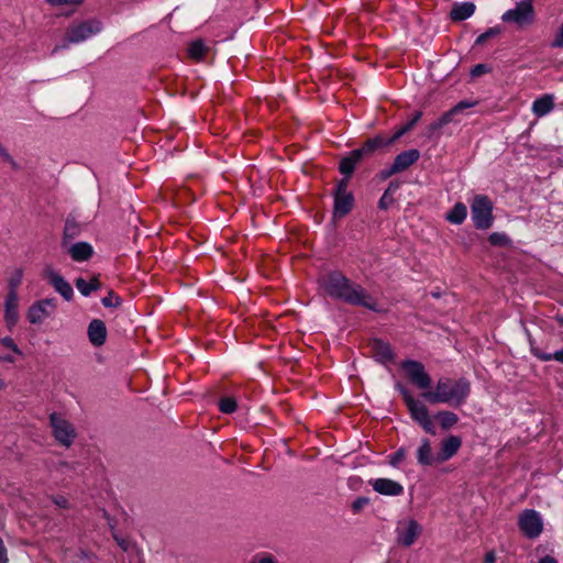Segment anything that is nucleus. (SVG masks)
I'll return each mask as SVG.
<instances>
[{
    "label": "nucleus",
    "mask_w": 563,
    "mask_h": 563,
    "mask_svg": "<svg viewBox=\"0 0 563 563\" xmlns=\"http://www.w3.org/2000/svg\"><path fill=\"white\" fill-rule=\"evenodd\" d=\"M319 284L324 292L333 299L352 306L364 307L372 311L377 310L373 297L360 284L352 282L340 271L324 274L319 279Z\"/></svg>",
    "instance_id": "1"
},
{
    "label": "nucleus",
    "mask_w": 563,
    "mask_h": 563,
    "mask_svg": "<svg viewBox=\"0 0 563 563\" xmlns=\"http://www.w3.org/2000/svg\"><path fill=\"white\" fill-rule=\"evenodd\" d=\"M471 390V382L465 377L457 379L441 377L434 390L422 391L421 396L430 404H446L460 408L468 399Z\"/></svg>",
    "instance_id": "2"
},
{
    "label": "nucleus",
    "mask_w": 563,
    "mask_h": 563,
    "mask_svg": "<svg viewBox=\"0 0 563 563\" xmlns=\"http://www.w3.org/2000/svg\"><path fill=\"white\" fill-rule=\"evenodd\" d=\"M396 389L402 396L404 402L407 406L412 420H415L427 433L435 435L437 431L428 407L422 401L413 398L404 385L399 383L396 384Z\"/></svg>",
    "instance_id": "3"
},
{
    "label": "nucleus",
    "mask_w": 563,
    "mask_h": 563,
    "mask_svg": "<svg viewBox=\"0 0 563 563\" xmlns=\"http://www.w3.org/2000/svg\"><path fill=\"white\" fill-rule=\"evenodd\" d=\"M471 214L476 229H489L494 220L492 200L485 195H476L471 205Z\"/></svg>",
    "instance_id": "4"
},
{
    "label": "nucleus",
    "mask_w": 563,
    "mask_h": 563,
    "mask_svg": "<svg viewBox=\"0 0 563 563\" xmlns=\"http://www.w3.org/2000/svg\"><path fill=\"white\" fill-rule=\"evenodd\" d=\"M102 30V24L98 20H87L71 23L65 34V41L68 44H77L90 38Z\"/></svg>",
    "instance_id": "5"
},
{
    "label": "nucleus",
    "mask_w": 563,
    "mask_h": 563,
    "mask_svg": "<svg viewBox=\"0 0 563 563\" xmlns=\"http://www.w3.org/2000/svg\"><path fill=\"white\" fill-rule=\"evenodd\" d=\"M518 527L528 539H537L543 532V519L534 509H525L518 517Z\"/></svg>",
    "instance_id": "6"
},
{
    "label": "nucleus",
    "mask_w": 563,
    "mask_h": 563,
    "mask_svg": "<svg viewBox=\"0 0 563 563\" xmlns=\"http://www.w3.org/2000/svg\"><path fill=\"white\" fill-rule=\"evenodd\" d=\"M49 423L53 429L55 440L59 444L69 448L76 438V430L74 426L56 412L51 413Z\"/></svg>",
    "instance_id": "7"
},
{
    "label": "nucleus",
    "mask_w": 563,
    "mask_h": 563,
    "mask_svg": "<svg viewBox=\"0 0 563 563\" xmlns=\"http://www.w3.org/2000/svg\"><path fill=\"white\" fill-rule=\"evenodd\" d=\"M501 20L516 23L519 27L531 24L534 21L532 0H521L514 9L507 10Z\"/></svg>",
    "instance_id": "8"
},
{
    "label": "nucleus",
    "mask_w": 563,
    "mask_h": 563,
    "mask_svg": "<svg viewBox=\"0 0 563 563\" xmlns=\"http://www.w3.org/2000/svg\"><path fill=\"white\" fill-rule=\"evenodd\" d=\"M401 368L405 371L407 377L415 386H417L419 389H422L423 391L429 390L432 379L421 362L406 360L401 363Z\"/></svg>",
    "instance_id": "9"
},
{
    "label": "nucleus",
    "mask_w": 563,
    "mask_h": 563,
    "mask_svg": "<svg viewBox=\"0 0 563 563\" xmlns=\"http://www.w3.org/2000/svg\"><path fill=\"white\" fill-rule=\"evenodd\" d=\"M354 197L347 190V179L338 183L334 194L333 216L336 218L345 217L353 208Z\"/></svg>",
    "instance_id": "10"
},
{
    "label": "nucleus",
    "mask_w": 563,
    "mask_h": 563,
    "mask_svg": "<svg viewBox=\"0 0 563 563\" xmlns=\"http://www.w3.org/2000/svg\"><path fill=\"white\" fill-rule=\"evenodd\" d=\"M56 309V299L46 298L35 301L27 311V320L32 324H40Z\"/></svg>",
    "instance_id": "11"
},
{
    "label": "nucleus",
    "mask_w": 563,
    "mask_h": 563,
    "mask_svg": "<svg viewBox=\"0 0 563 563\" xmlns=\"http://www.w3.org/2000/svg\"><path fill=\"white\" fill-rule=\"evenodd\" d=\"M422 532L421 525L411 519L400 523L397 528V542L406 548L411 547Z\"/></svg>",
    "instance_id": "12"
},
{
    "label": "nucleus",
    "mask_w": 563,
    "mask_h": 563,
    "mask_svg": "<svg viewBox=\"0 0 563 563\" xmlns=\"http://www.w3.org/2000/svg\"><path fill=\"white\" fill-rule=\"evenodd\" d=\"M45 277L47 278L48 283L54 287V289L60 294V296L69 301L73 296V287L70 284L56 271H54L51 267H47L44 272Z\"/></svg>",
    "instance_id": "13"
},
{
    "label": "nucleus",
    "mask_w": 563,
    "mask_h": 563,
    "mask_svg": "<svg viewBox=\"0 0 563 563\" xmlns=\"http://www.w3.org/2000/svg\"><path fill=\"white\" fill-rule=\"evenodd\" d=\"M462 446V439L457 435H450L441 442L440 450L435 455L437 463H443L452 459Z\"/></svg>",
    "instance_id": "14"
},
{
    "label": "nucleus",
    "mask_w": 563,
    "mask_h": 563,
    "mask_svg": "<svg viewBox=\"0 0 563 563\" xmlns=\"http://www.w3.org/2000/svg\"><path fill=\"white\" fill-rule=\"evenodd\" d=\"M371 353L382 364L390 363L395 360V354L389 343L380 340L373 339L368 343Z\"/></svg>",
    "instance_id": "15"
},
{
    "label": "nucleus",
    "mask_w": 563,
    "mask_h": 563,
    "mask_svg": "<svg viewBox=\"0 0 563 563\" xmlns=\"http://www.w3.org/2000/svg\"><path fill=\"white\" fill-rule=\"evenodd\" d=\"M369 484L376 493L384 496H399L404 493V486L390 478H376Z\"/></svg>",
    "instance_id": "16"
},
{
    "label": "nucleus",
    "mask_w": 563,
    "mask_h": 563,
    "mask_svg": "<svg viewBox=\"0 0 563 563\" xmlns=\"http://www.w3.org/2000/svg\"><path fill=\"white\" fill-rule=\"evenodd\" d=\"M396 141L397 140H394V134L389 137H385V136L378 134L372 139L366 140L364 142V144L358 148L365 157H368L372 154H374L376 151H378L383 147L389 146V145L394 144Z\"/></svg>",
    "instance_id": "17"
},
{
    "label": "nucleus",
    "mask_w": 563,
    "mask_h": 563,
    "mask_svg": "<svg viewBox=\"0 0 563 563\" xmlns=\"http://www.w3.org/2000/svg\"><path fill=\"white\" fill-rule=\"evenodd\" d=\"M18 294L14 289H10L7 299H5V311H4V319L7 322L8 328L12 329L18 320H19V312H18Z\"/></svg>",
    "instance_id": "18"
},
{
    "label": "nucleus",
    "mask_w": 563,
    "mask_h": 563,
    "mask_svg": "<svg viewBox=\"0 0 563 563\" xmlns=\"http://www.w3.org/2000/svg\"><path fill=\"white\" fill-rule=\"evenodd\" d=\"M365 156L360 151V148H355L349 153L347 156L343 157L339 164V170L342 175L345 176L344 179H347L353 174L356 165L363 159Z\"/></svg>",
    "instance_id": "19"
},
{
    "label": "nucleus",
    "mask_w": 563,
    "mask_h": 563,
    "mask_svg": "<svg viewBox=\"0 0 563 563\" xmlns=\"http://www.w3.org/2000/svg\"><path fill=\"white\" fill-rule=\"evenodd\" d=\"M420 158V152L416 148L399 153L394 159V172L402 173L407 170Z\"/></svg>",
    "instance_id": "20"
},
{
    "label": "nucleus",
    "mask_w": 563,
    "mask_h": 563,
    "mask_svg": "<svg viewBox=\"0 0 563 563\" xmlns=\"http://www.w3.org/2000/svg\"><path fill=\"white\" fill-rule=\"evenodd\" d=\"M88 338L95 346H101L107 339V328L103 321L95 319L89 323Z\"/></svg>",
    "instance_id": "21"
},
{
    "label": "nucleus",
    "mask_w": 563,
    "mask_h": 563,
    "mask_svg": "<svg viewBox=\"0 0 563 563\" xmlns=\"http://www.w3.org/2000/svg\"><path fill=\"white\" fill-rule=\"evenodd\" d=\"M68 253L74 261L85 262L93 255V249L87 242H77L70 245Z\"/></svg>",
    "instance_id": "22"
},
{
    "label": "nucleus",
    "mask_w": 563,
    "mask_h": 563,
    "mask_svg": "<svg viewBox=\"0 0 563 563\" xmlns=\"http://www.w3.org/2000/svg\"><path fill=\"white\" fill-rule=\"evenodd\" d=\"M554 108V100L551 95H544L541 98H538L532 103V112L537 117H544L549 112H551Z\"/></svg>",
    "instance_id": "23"
},
{
    "label": "nucleus",
    "mask_w": 563,
    "mask_h": 563,
    "mask_svg": "<svg viewBox=\"0 0 563 563\" xmlns=\"http://www.w3.org/2000/svg\"><path fill=\"white\" fill-rule=\"evenodd\" d=\"M475 11V5L472 2H463L455 4L450 13L453 21H464L472 16Z\"/></svg>",
    "instance_id": "24"
},
{
    "label": "nucleus",
    "mask_w": 563,
    "mask_h": 563,
    "mask_svg": "<svg viewBox=\"0 0 563 563\" xmlns=\"http://www.w3.org/2000/svg\"><path fill=\"white\" fill-rule=\"evenodd\" d=\"M417 460L420 465H432L435 462V455L432 454L430 441L422 439L420 446L417 450Z\"/></svg>",
    "instance_id": "25"
},
{
    "label": "nucleus",
    "mask_w": 563,
    "mask_h": 563,
    "mask_svg": "<svg viewBox=\"0 0 563 563\" xmlns=\"http://www.w3.org/2000/svg\"><path fill=\"white\" fill-rule=\"evenodd\" d=\"M75 286L82 296L88 297L92 291L101 288V283L97 276H93L89 282L79 277L76 279Z\"/></svg>",
    "instance_id": "26"
},
{
    "label": "nucleus",
    "mask_w": 563,
    "mask_h": 563,
    "mask_svg": "<svg viewBox=\"0 0 563 563\" xmlns=\"http://www.w3.org/2000/svg\"><path fill=\"white\" fill-rule=\"evenodd\" d=\"M467 216V208L463 202H456L446 214V220L454 224H461Z\"/></svg>",
    "instance_id": "27"
},
{
    "label": "nucleus",
    "mask_w": 563,
    "mask_h": 563,
    "mask_svg": "<svg viewBox=\"0 0 563 563\" xmlns=\"http://www.w3.org/2000/svg\"><path fill=\"white\" fill-rule=\"evenodd\" d=\"M442 429L448 430L459 422V416L449 410L439 411L435 416Z\"/></svg>",
    "instance_id": "28"
},
{
    "label": "nucleus",
    "mask_w": 563,
    "mask_h": 563,
    "mask_svg": "<svg viewBox=\"0 0 563 563\" xmlns=\"http://www.w3.org/2000/svg\"><path fill=\"white\" fill-rule=\"evenodd\" d=\"M457 113L453 108H451L449 111L444 112L438 120L432 122L429 125V132L430 134H433L435 131L442 129L444 125L451 123L454 119V115Z\"/></svg>",
    "instance_id": "29"
},
{
    "label": "nucleus",
    "mask_w": 563,
    "mask_h": 563,
    "mask_svg": "<svg viewBox=\"0 0 563 563\" xmlns=\"http://www.w3.org/2000/svg\"><path fill=\"white\" fill-rule=\"evenodd\" d=\"M80 233V225L75 221V219L67 218L64 228V236L63 243L67 241L74 240Z\"/></svg>",
    "instance_id": "30"
},
{
    "label": "nucleus",
    "mask_w": 563,
    "mask_h": 563,
    "mask_svg": "<svg viewBox=\"0 0 563 563\" xmlns=\"http://www.w3.org/2000/svg\"><path fill=\"white\" fill-rule=\"evenodd\" d=\"M421 117H422L421 111L416 112L413 114L412 119L409 120V122L407 124L397 129V131L394 133V140H399L402 135H405L407 132H409L417 124V122L421 119Z\"/></svg>",
    "instance_id": "31"
},
{
    "label": "nucleus",
    "mask_w": 563,
    "mask_h": 563,
    "mask_svg": "<svg viewBox=\"0 0 563 563\" xmlns=\"http://www.w3.org/2000/svg\"><path fill=\"white\" fill-rule=\"evenodd\" d=\"M188 54L195 59H201L206 54V46L202 41H195L188 47Z\"/></svg>",
    "instance_id": "32"
},
{
    "label": "nucleus",
    "mask_w": 563,
    "mask_h": 563,
    "mask_svg": "<svg viewBox=\"0 0 563 563\" xmlns=\"http://www.w3.org/2000/svg\"><path fill=\"white\" fill-rule=\"evenodd\" d=\"M238 408L236 400L231 397H223L219 400V410L223 413H233Z\"/></svg>",
    "instance_id": "33"
},
{
    "label": "nucleus",
    "mask_w": 563,
    "mask_h": 563,
    "mask_svg": "<svg viewBox=\"0 0 563 563\" xmlns=\"http://www.w3.org/2000/svg\"><path fill=\"white\" fill-rule=\"evenodd\" d=\"M101 302L107 308H118L119 306H121L122 300L120 296H118L114 291L110 290L108 292V296L102 298Z\"/></svg>",
    "instance_id": "34"
},
{
    "label": "nucleus",
    "mask_w": 563,
    "mask_h": 563,
    "mask_svg": "<svg viewBox=\"0 0 563 563\" xmlns=\"http://www.w3.org/2000/svg\"><path fill=\"white\" fill-rule=\"evenodd\" d=\"M500 30L498 27H490L482 33L475 41L476 45H483L488 38L498 35Z\"/></svg>",
    "instance_id": "35"
},
{
    "label": "nucleus",
    "mask_w": 563,
    "mask_h": 563,
    "mask_svg": "<svg viewBox=\"0 0 563 563\" xmlns=\"http://www.w3.org/2000/svg\"><path fill=\"white\" fill-rule=\"evenodd\" d=\"M250 563H278L277 560L269 553L255 554Z\"/></svg>",
    "instance_id": "36"
},
{
    "label": "nucleus",
    "mask_w": 563,
    "mask_h": 563,
    "mask_svg": "<svg viewBox=\"0 0 563 563\" xmlns=\"http://www.w3.org/2000/svg\"><path fill=\"white\" fill-rule=\"evenodd\" d=\"M0 158H2L5 163H8L13 169H20V165L14 161V158L9 154V152L0 144Z\"/></svg>",
    "instance_id": "37"
},
{
    "label": "nucleus",
    "mask_w": 563,
    "mask_h": 563,
    "mask_svg": "<svg viewBox=\"0 0 563 563\" xmlns=\"http://www.w3.org/2000/svg\"><path fill=\"white\" fill-rule=\"evenodd\" d=\"M488 240L493 245H505L508 242L507 235L498 232L492 233Z\"/></svg>",
    "instance_id": "38"
},
{
    "label": "nucleus",
    "mask_w": 563,
    "mask_h": 563,
    "mask_svg": "<svg viewBox=\"0 0 563 563\" xmlns=\"http://www.w3.org/2000/svg\"><path fill=\"white\" fill-rule=\"evenodd\" d=\"M390 460H389V463L393 465V466H398L400 462H402L406 457V450L400 448L398 449L393 455L389 456Z\"/></svg>",
    "instance_id": "39"
},
{
    "label": "nucleus",
    "mask_w": 563,
    "mask_h": 563,
    "mask_svg": "<svg viewBox=\"0 0 563 563\" xmlns=\"http://www.w3.org/2000/svg\"><path fill=\"white\" fill-rule=\"evenodd\" d=\"M1 344L7 347V349H10L13 353L18 354V355H21L22 354V351L19 349V346L15 344V342L13 341L12 338L10 336H4L1 339Z\"/></svg>",
    "instance_id": "40"
},
{
    "label": "nucleus",
    "mask_w": 563,
    "mask_h": 563,
    "mask_svg": "<svg viewBox=\"0 0 563 563\" xmlns=\"http://www.w3.org/2000/svg\"><path fill=\"white\" fill-rule=\"evenodd\" d=\"M551 47H553V48L563 47V23L561 24L560 29L558 30L555 37L551 43Z\"/></svg>",
    "instance_id": "41"
},
{
    "label": "nucleus",
    "mask_w": 563,
    "mask_h": 563,
    "mask_svg": "<svg viewBox=\"0 0 563 563\" xmlns=\"http://www.w3.org/2000/svg\"><path fill=\"white\" fill-rule=\"evenodd\" d=\"M393 202V197L390 195L388 196V192H384L378 201V207L383 210H387Z\"/></svg>",
    "instance_id": "42"
},
{
    "label": "nucleus",
    "mask_w": 563,
    "mask_h": 563,
    "mask_svg": "<svg viewBox=\"0 0 563 563\" xmlns=\"http://www.w3.org/2000/svg\"><path fill=\"white\" fill-rule=\"evenodd\" d=\"M368 503L367 498L358 497L352 503V510L354 512L361 511L364 506Z\"/></svg>",
    "instance_id": "43"
},
{
    "label": "nucleus",
    "mask_w": 563,
    "mask_h": 563,
    "mask_svg": "<svg viewBox=\"0 0 563 563\" xmlns=\"http://www.w3.org/2000/svg\"><path fill=\"white\" fill-rule=\"evenodd\" d=\"M476 103L477 102H471V101L463 100V101H460L457 104H455L453 107V109L455 110L456 113H461L465 109L474 107Z\"/></svg>",
    "instance_id": "44"
},
{
    "label": "nucleus",
    "mask_w": 563,
    "mask_h": 563,
    "mask_svg": "<svg viewBox=\"0 0 563 563\" xmlns=\"http://www.w3.org/2000/svg\"><path fill=\"white\" fill-rule=\"evenodd\" d=\"M52 5H62V4H77L80 3L82 0H45Z\"/></svg>",
    "instance_id": "45"
},
{
    "label": "nucleus",
    "mask_w": 563,
    "mask_h": 563,
    "mask_svg": "<svg viewBox=\"0 0 563 563\" xmlns=\"http://www.w3.org/2000/svg\"><path fill=\"white\" fill-rule=\"evenodd\" d=\"M485 71H486V66L484 64H477L471 70V75L473 77H477V76H481L482 74H484Z\"/></svg>",
    "instance_id": "46"
},
{
    "label": "nucleus",
    "mask_w": 563,
    "mask_h": 563,
    "mask_svg": "<svg viewBox=\"0 0 563 563\" xmlns=\"http://www.w3.org/2000/svg\"><path fill=\"white\" fill-rule=\"evenodd\" d=\"M54 504L60 508H68V500L64 496H57L53 499Z\"/></svg>",
    "instance_id": "47"
},
{
    "label": "nucleus",
    "mask_w": 563,
    "mask_h": 563,
    "mask_svg": "<svg viewBox=\"0 0 563 563\" xmlns=\"http://www.w3.org/2000/svg\"><path fill=\"white\" fill-rule=\"evenodd\" d=\"M114 540L117 541L118 545L123 550L128 551L130 548V542L123 538H119L118 536H114Z\"/></svg>",
    "instance_id": "48"
},
{
    "label": "nucleus",
    "mask_w": 563,
    "mask_h": 563,
    "mask_svg": "<svg viewBox=\"0 0 563 563\" xmlns=\"http://www.w3.org/2000/svg\"><path fill=\"white\" fill-rule=\"evenodd\" d=\"M395 174H399L398 172H394V165L391 164L389 168L383 169L380 175L383 179H387Z\"/></svg>",
    "instance_id": "49"
},
{
    "label": "nucleus",
    "mask_w": 563,
    "mask_h": 563,
    "mask_svg": "<svg viewBox=\"0 0 563 563\" xmlns=\"http://www.w3.org/2000/svg\"><path fill=\"white\" fill-rule=\"evenodd\" d=\"M496 561V554L494 551H489L486 553L484 562L485 563H495Z\"/></svg>",
    "instance_id": "50"
},
{
    "label": "nucleus",
    "mask_w": 563,
    "mask_h": 563,
    "mask_svg": "<svg viewBox=\"0 0 563 563\" xmlns=\"http://www.w3.org/2000/svg\"><path fill=\"white\" fill-rule=\"evenodd\" d=\"M398 188H399V184L391 181L388 185V188L385 190V192H388V196L389 195L391 196Z\"/></svg>",
    "instance_id": "51"
},
{
    "label": "nucleus",
    "mask_w": 563,
    "mask_h": 563,
    "mask_svg": "<svg viewBox=\"0 0 563 563\" xmlns=\"http://www.w3.org/2000/svg\"><path fill=\"white\" fill-rule=\"evenodd\" d=\"M21 282V274L15 278L10 280V289H14L18 287V285Z\"/></svg>",
    "instance_id": "52"
},
{
    "label": "nucleus",
    "mask_w": 563,
    "mask_h": 563,
    "mask_svg": "<svg viewBox=\"0 0 563 563\" xmlns=\"http://www.w3.org/2000/svg\"><path fill=\"white\" fill-rule=\"evenodd\" d=\"M539 563H558V561L553 556L547 555L540 559Z\"/></svg>",
    "instance_id": "53"
},
{
    "label": "nucleus",
    "mask_w": 563,
    "mask_h": 563,
    "mask_svg": "<svg viewBox=\"0 0 563 563\" xmlns=\"http://www.w3.org/2000/svg\"><path fill=\"white\" fill-rule=\"evenodd\" d=\"M0 360L8 363H13L14 358L10 355L0 356Z\"/></svg>",
    "instance_id": "54"
},
{
    "label": "nucleus",
    "mask_w": 563,
    "mask_h": 563,
    "mask_svg": "<svg viewBox=\"0 0 563 563\" xmlns=\"http://www.w3.org/2000/svg\"><path fill=\"white\" fill-rule=\"evenodd\" d=\"M5 387V384L2 379H0V389H3Z\"/></svg>",
    "instance_id": "55"
},
{
    "label": "nucleus",
    "mask_w": 563,
    "mask_h": 563,
    "mask_svg": "<svg viewBox=\"0 0 563 563\" xmlns=\"http://www.w3.org/2000/svg\"><path fill=\"white\" fill-rule=\"evenodd\" d=\"M558 321H559V323H560L561 325H563V317H559V318H558Z\"/></svg>",
    "instance_id": "56"
}]
</instances>
